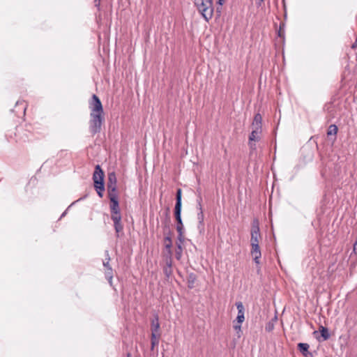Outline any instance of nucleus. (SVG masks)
<instances>
[{
  "label": "nucleus",
  "mask_w": 357,
  "mask_h": 357,
  "mask_svg": "<svg viewBox=\"0 0 357 357\" xmlns=\"http://www.w3.org/2000/svg\"><path fill=\"white\" fill-rule=\"evenodd\" d=\"M253 130L249 136L248 144L251 149H255V144L252 143L253 141H259L260 139V134L262 129L258 128H252Z\"/></svg>",
  "instance_id": "nucleus-7"
},
{
  "label": "nucleus",
  "mask_w": 357,
  "mask_h": 357,
  "mask_svg": "<svg viewBox=\"0 0 357 357\" xmlns=\"http://www.w3.org/2000/svg\"><path fill=\"white\" fill-rule=\"evenodd\" d=\"M337 126H335V124H331V126H329L328 127V131H327V135L328 136L330 135H336L337 132Z\"/></svg>",
  "instance_id": "nucleus-17"
},
{
  "label": "nucleus",
  "mask_w": 357,
  "mask_h": 357,
  "mask_svg": "<svg viewBox=\"0 0 357 357\" xmlns=\"http://www.w3.org/2000/svg\"><path fill=\"white\" fill-rule=\"evenodd\" d=\"M196 278L193 273L189 275L188 278V287L190 289H192L194 287V283L195 282Z\"/></svg>",
  "instance_id": "nucleus-21"
},
{
  "label": "nucleus",
  "mask_w": 357,
  "mask_h": 357,
  "mask_svg": "<svg viewBox=\"0 0 357 357\" xmlns=\"http://www.w3.org/2000/svg\"><path fill=\"white\" fill-rule=\"evenodd\" d=\"M90 109L89 131L92 135L99 133L105 121L104 111L100 98L95 94L89 103Z\"/></svg>",
  "instance_id": "nucleus-1"
},
{
  "label": "nucleus",
  "mask_w": 357,
  "mask_h": 357,
  "mask_svg": "<svg viewBox=\"0 0 357 357\" xmlns=\"http://www.w3.org/2000/svg\"><path fill=\"white\" fill-rule=\"evenodd\" d=\"M111 218L114 222V227L117 236L123 231V226L121 224V215L120 213L119 203L118 199L110 201Z\"/></svg>",
  "instance_id": "nucleus-5"
},
{
  "label": "nucleus",
  "mask_w": 357,
  "mask_h": 357,
  "mask_svg": "<svg viewBox=\"0 0 357 357\" xmlns=\"http://www.w3.org/2000/svg\"><path fill=\"white\" fill-rule=\"evenodd\" d=\"M117 179L115 172H112L108 173L107 182V190L115 189L117 188Z\"/></svg>",
  "instance_id": "nucleus-8"
},
{
  "label": "nucleus",
  "mask_w": 357,
  "mask_h": 357,
  "mask_svg": "<svg viewBox=\"0 0 357 357\" xmlns=\"http://www.w3.org/2000/svg\"><path fill=\"white\" fill-rule=\"evenodd\" d=\"M93 181L98 195L102 198L105 191L104 172L99 165H97L95 167Z\"/></svg>",
  "instance_id": "nucleus-6"
},
{
  "label": "nucleus",
  "mask_w": 357,
  "mask_h": 357,
  "mask_svg": "<svg viewBox=\"0 0 357 357\" xmlns=\"http://www.w3.org/2000/svg\"><path fill=\"white\" fill-rule=\"evenodd\" d=\"M151 333L160 334L159 333L160 323H159V319H158V315H156L151 320Z\"/></svg>",
  "instance_id": "nucleus-11"
},
{
  "label": "nucleus",
  "mask_w": 357,
  "mask_h": 357,
  "mask_svg": "<svg viewBox=\"0 0 357 357\" xmlns=\"http://www.w3.org/2000/svg\"><path fill=\"white\" fill-rule=\"evenodd\" d=\"M105 254H106V258H105V261H103V266L105 267L106 269H107L109 267H111L109 265L110 257L109 256L108 251H106Z\"/></svg>",
  "instance_id": "nucleus-23"
},
{
  "label": "nucleus",
  "mask_w": 357,
  "mask_h": 357,
  "mask_svg": "<svg viewBox=\"0 0 357 357\" xmlns=\"http://www.w3.org/2000/svg\"><path fill=\"white\" fill-rule=\"evenodd\" d=\"M181 207H182V190L181 188L177 189L176 195V204L174 207V215L176 220V230L178 233V239L182 241L183 224L181 219Z\"/></svg>",
  "instance_id": "nucleus-3"
},
{
  "label": "nucleus",
  "mask_w": 357,
  "mask_h": 357,
  "mask_svg": "<svg viewBox=\"0 0 357 357\" xmlns=\"http://www.w3.org/2000/svg\"><path fill=\"white\" fill-rule=\"evenodd\" d=\"M202 198L199 197L197 202V209L199 211V213H197V219H198V222H199V224H198V228H200V226H202L203 227V223H204V213H203V208H202Z\"/></svg>",
  "instance_id": "nucleus-9"
},
{
  "label": "nucleus",
  "mask_w": 357,
  "mask_h": 357,
  "mask_svg": "<svg viewBox=\"0 0 357 357\" xmlns=\"http://www.w3.org/2000/svg\"><path fill=\"white\" fill-rule=\"evenodd\" d=\"M105 278L109 282V283H112V280L113 278V273H112V267H109L105 271Z\"/></svg>",
  "instance_id": "nucleus-20"
},
{
  "label": "nucleus",
  "mask_w": 357,
  "mask_h": 357,
  "mask_svg": "<svg viewBox=\"0 0 357 357\" xmlns=\"http://www.w3.org/2000/svg\"><path fill=\"white\" fill-rule=\"evenodd\" d=\"M94 3H95V6L99 9L100 5V0H94Z\"/></svg>",
  "instance_id": "nucleus-27"
},
{
  "label": "nucleus",
  "mask_w": 357,
  "mask_h": 357,
  "mask_svg": "<svg viewBox=\"0 0 357 357\" xmlns=\"http://www.w3.org/2000/svg\"><path fill=\"white\" fill-rule=\"evenodd\" d=\"M108 197L110 201L118 199L117 188L107 190Z\"/></svg>",
  "instance_id": "nucleus-16"
},
{
  "label": "nucleus",
  "mask_w": 357,
  "mask_h": 357,
  "mask_svg": "<svg viewBox=\"0 0 357 357\" xmlns=\"http://www.w3.org/2000/svg\"><path fill=\"white\" fill-rule=\"evenodd\" d=\"M159 337H160V334L151 333V350H153L155 346L158 344Z\"/></svg>",
  "instance_id": "nucleus-15"
},
{
  "label": "nucleus",
  "mask_w": 357,
  "mask_h": 357,
  "mask_svg": "<svg viewBox=\"0 0 357 357\" xmlns=\"http://www.w3.org/2000/svg\"><path fill=\"white\" fill-rule=\"evenodd\" d=\"M234 330L238 333L241 332V324H237L234 325Z\"/></svg>",
  "instance_id": "nucleus-26"
},
{
  "label": "nucleus",
  "mask_w": 357,
  "mask_h": 357,
  "mask_svg": "<svg viewBox=\"0 0 357 357\" xmlns=\"http://www.w3.org/2000/svg\"><path fill=\"white\" fill-rule=\"evenodd\" d=\"M66 214V211H64V212L62 213V215H61V218L63 217Z\"/></svg>",
  "instance_id": "nucleus-31"
},
{
  "label": "nucleus",
  "mask_w": 357,
  "mask_h": 357,
  "mask_svg": "<svg viewBox=\"0 0 357 357\" xmlns=\"http://www.w3.org/2000/svg\"><path fill=\"white\" fill-rule=\"evenodd\" d=\"M165 266L167 267H172V255H170L169 254H165Z\"/></svg>",
  "instance_id": "nucleus-19"
},
{
  "label": "nucleus",
  "mask_w": 357,
  "mask_h": 357,
  "mask_svg": "<svg viewBox=\"0 0 357 357\" xmlns=\"http://www.w3.org/2000/svg\"><path fill=\"white\" fill-rule=\"evenodd\" d=\"M298 349L305 357H313L311 352L308 351L310 346L307 343H298Z\"/></svg>",
  "instance_id": "nucleus-10"
},
{
  "label": "nucleus",
  "mask_w": 357,
  "mask_h": 357,
  "mask_svg": "<svg viewBox=\"0 0 357 357\" xmlns=\"http://www.w3.org/2000/svg\"><path fill=\"white\" fill-rule=\"evenodd\" d=\"M236 306L238 310V315L244 316L245 308H244L243 303L241 301L236 302Z\"/></svg>",
  "instance_id": "nucleus-18"
},
{
  "label": "nucleus",
  "mask_w": 357,
  "mask_h": 357,
  "mask_svg": "<svg viewBox=\"0 0 357 357\" xmlns=\"http://www.w3.org/2000/svg\"><path fill=\"white\" fill-rule=\"evenodd\" d=\"M164 241H165V248L167 250L166 254H169L170 255H172V251L171 249L172 246V242L171 237H169V236L165 237Z\"/></svg>",
  "instance_id": "nucleus-13"
},
{
  "label": "nucleus",
  "mask_w": 357,
  "mask_h": 357,
  "mask_svg": "<svg viewBox=\"0 0 357 357\" xmlns=\"http://www.w3.org/2000/svg\"><path fill=\"white\" fill-rule=\"evenodd\" d=\"M278 34H279L280 36H281V31H280V30L279 31Z\"/></svg>",
  "instance_id": "nucleus-32"
},
{
  "label": "nucleus",
  "mask_w": 357,
  "mask_h": 357,
  "mask_svg": "<svg viewBox=\"0 0 357 357\" xmlns=\"http://www.w3.org/2000/svg\"><path fill=\"white\" fill-rule=\"evenodd\" d=\"M194 3L206 22L213 17L214 11L213 0H194Z\"/></svg>",
  "instance_id": "nucleus-4"
},
{
  "label": "nucleus",
  "mask_w": 357,
  "mask_h": 357,
  "mask_svg": "<svg viewBox=\"0 0 357 357\" xmlns=\"http://www.w3.org/2000/svg\"><path fill=\"white\" fill-rule=\"evenodd\" d=\"M223 1H224V0H218V3H219L220 5H222V4Z\"/></svg>",
  "instance_id": "nucleus-30"
},
{
  "label": "nucleus",
  "mask_w": 357,
  "mask_h": 357,
  "mask_svg": "<svg viewBox=\"0 0 357 357\" xmlns=\"http://www.w3.org/2000/svg\"><path fill=\"white\" fill-rule=\"evenodd\" d=\"M250 234H251L250 254H251L255 264H260L259 259L261 257V250H260V248L259 246V239H261V234H260L259 221L257 219H255L252 221Z\"/></svg>",
  "instance_id": "nucleus-2"
},
{
  "label": "nucleus",
  "mask_w": 357,
  "mask_h": 357,
  "mask_svg": "<svg viewBox=\"0 0 357 357\" xmlns=\"http://www.w3.org/2000/svg\"><path fill=\"white\" fill-rule=\"evenodd\" d=\"M245 320V316L241 315H237V317L236 319V321L237 324H242Z\"/></svg>",
  "instance_id": "nucleus-25"
},
{
  "label": "nucleus",
  "mask_w": 357,
  "mask_h": 357,
  "mask_svg": "<svg viewBox=\"0 0 357 357\" xmlns=\"http://www.w3.org/2000/svg\"><path fill=\"white\" fill-rule=\"evenodd\" d=\"M353 252L357 255V242L355 241L354 244V249H353Z\"/></svg>",
  "instance_id": "nucleus-28"
},
{
  "label": "nucleus",
  "mask_w": 357,
  "mask_h": 357,
  "mask_svg": "<svg viewBox=\"0 0 357 357\" xmlns=\"http://www.w3.org/2000/svg\"><path fill=\"white\" fill-rule=\"evenodd\" d=\"M163 272L166 277L169 278L172 274V268L164 266Z\"/></svg>",
  "instance_id": "nucleus-24"
},
{
  "label": "nucleus",
  "mask_w": 357,
  "mask_h": 357,
  "mask_svg": "<svg viewBox=\"0 0 357 357\" xmlns=\"http://www.w3.org/2000/svg\"><path fill=\"white\" fill-rule=\"evenodd\" d=\"M198 229L199 230V232L202 233L204 231V224L203 223V229H202V226H200V228H198Z\"/></svg>",
  "instance_id": "nucleus-29"
},
{
  "label": "nucleus",
  "mask_w": 357,
  "mask_h": 357,
  "mask_svg": "<svg viewBox=\"0 0 357 357\" xmlns=\"http://www.w3.org/2000/svg\"><path fill=\"white\" fill-rule=\"evenodd\" d=\"M182 256V248L181 244L177 245V249L175 253V257L176 259L180 260Z\"/></svg>",
  "instance_id": "nucleus-22"
},
{
  "label": "nucleus",
  "mask_w": 357,
  "mask_h": 357,
  "mask_svg": "<svg viewBox=\"0 0 357 357\" xmlns=\"http://www.w3.org/2000/svg\"><path fill=\"white\" fill-rule=\"evenodd\" d=\"M319 331L321 333V335L323 337V340H327L330 337V333L328 329L323 326H319Z\"/></svg>",
  "instance_id": "nucleus-14"
},
{
  "label": "nucleus",
  "mask_w": 357,
  "mask_h": 357,
  "mask_svg": "<svg viewBox=\"0 0 357 357\" xmlns=\"http://www.w3.org/2000/svg\"><path fill=\"white\" fill-rule=\"evenodd\" d=\"M262 116L259 113L255 115L254 119L252 123V128H258L262 129Z\"/></svg>",
  "instance_id": "nucleus-12"
}]
</instances>
